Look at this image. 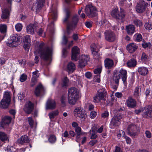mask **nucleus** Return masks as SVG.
<instances>
[{
    "instance_id": "f257e3e1",
    "label": "nucleus",
    "mask_w": 152,
    "mask_h": 152,
    "mask_svg": "<svg viewBox=\"0 0 152 152\" xmlns=\"http://www.w3.org/2000/svg\"><path fill=\"white\" fill-rule=\"evenodd\" d=\"M38 52L41 58L45 60H48L52 53V49L49 47L45 45L43 42L39 45Z\"/></svg>"
},
{
    "instance_id": "f03ea898",
    "label": "nucleus",
    "mask_w": 152,
    "mask_h": 152,
    "mask_svg": "<svg viewBox=\"0 0 152 152\" xmlns=\"http://www.w3.org/2000/svg\"><path fill=\"white\" fill-rule=\"evenodd\" d=\"M127 72L126 70L122 69L119 71L115 70L114 71L113 76V79L115 83L118 86L119 80L121 77L124 84H126L127 79Z\"/></svg>"
},
{
    "instance_id": "7ed1b4c3",
    "label": "nucleus",
    "mask_w": 152,
    "mask_h": 152,
    "mask_svg": "<svg viewBox=\"0 0 152 152\" xmlns=\"http://www.w3.org/2000/svg\"><path fill=\"white\" fill-rule=\"evenodd\" d=\"M79 93L78 89L75 87H72L68 90V102L72 105H74L78 100Z\"/></svg>"
},
{
    "instance_id": "20e7f679",
    "label": "nucleus",
    "mask_w": 152,
    "mask_h": 152,
    "mask_svg": "<svg viewBox=\"0 0 152 152\" xmlns=\"http://www.w3.org/2000/svg\"><path fill=\"white\" fill-rule=\"evenodd\" d=\"M107 96V92L104 88L99 89L97 94L94 97V102L96 103L100 102L101 100L105 101Z\"/></svg>"
},
{
    "instance_id": "39448f33",
    "label": "nucleus",
    "mask_w": 152,
    "mask_h": 152,
    "mask_svg": "<svg viewBox=\"0 0 152 152\" xmlns=\"http://www.w3.org/2000/svg\"><path fill=\"white\" fill-rule=\"evenodd\" d=\"M20 42V38L17 35H11L6 41L7 45L10 47H14L18 46Z\"/></svg>"
},
{
    "instance_id": "423d86ee",
    "label": "nucleus",
    "mask_w": 152,
    "mask_h": 152,
    "mask_svg": "<svg viewBox=\"0 0 152 152\" xmlns=\"http://www.w3.org/2000/svg\"><path fill=\"white\" fill-rule=\"evenodd\" d=\"M79 19L77 15L73 16L71 22L67 24V32L68 34H70L72 31L75 29Z\"/></svg>"
},
{
    "instance_id": "0eeeda50",
    "label": "nucleus",
    "mask_w": 152,
    "mask_h": 152,
    "mask_svg": "<svg viewBox=\"0 0 152 152\" xmlns=\"http://www.w3.org/2000/svg\"><path fill=\"white\" fill-rule=\"evenodd\" d=\"M96 12V9L92 5H87L85 8V12L89 17L96 16L97 14Z\"/></svg>"
},
{
    "instance_id": "6e6552de",
    "label": "nucleus",
    "mask_w": 152,
    "mask_h": 152,
    "mask_svg": "<svg viewBox=\"0 0 152 152\" xmlns=\"http://www.w3.org/2000/svg\"><path fill=\"white\" fill-rule=\"evenodd\" d=\"M148 3L143 1H140L137 3L136 6V10L139 13H142L145 11L146 7L148 5Z\"/></svg>"
},
{
    "instance_id": "1a4fd4ad",
    "label": "nucleus",
    "mask_w": 152,
    "mask_h": 152,
    "mask_svg": "<svg viewBox=\"0 0 152 152\" xmlns=\"http://www.w3.org/2000/svg\"><path fill=\"white\" fill-rule=\"evenodd\" d=\"M74 114L75 116L80 118H85L86 115L85 111L83 108L81 107L75 108L74 111Z\"/></svg>"
},
{
    "instance_id": "9d476101",
    "label": "nucleus",
    "mask_w": 152,
    "mask_h": 152,
    "mask_svg": "<svg viewBox=\"0 0 152 152\" xmlns=\"http://www.w3.org/2000/svg\"><path fill=\"white\" fill-rule=\"evenodd\" d=\"M45 90L42 84L40 83L36 87L34 91L35 95L37 96H43L45 93Z\"/></svg>"
},
{
    "instance_id": "9b49d317",
    "label": "nucleus",
    "mask_w": 152,
    "mask_h": 152,
    "mask_svg": "<svg viewBox=\"0 0 152 152\" xmlns=\"http://www.w3.org/2000/svg\"><path fill=\"white\" fill-rule=\"evenodd\" d=\"M89 57L87 55H81L79 59V66L81 68L84 67L87 64V61L89 60Z\"/></svg>"
},
{
    "instance_id": "f8f14e48",
    "label": "nucleus",
    "mask_w": 152,
    "mask_h": 152,
    "mask_svg": "<svg viewBox=\"0 0 152 152\" xmlns=\"http://www.w3.org/2000/svg\"><path fill=\"white\" fill-rule=\"evenodd\" d=\"M105 39L109 42H113L116 39L115 34L112 31H106L104 33Z\"/></svg>"
},
{
    "instance_id": "ddd939ff",
    "label": "nucleus",
    "mask_w": 152,
    "mask_h": 152,
    "mask_svg": "<svg viewBox=\"0 0 152 152\" xmlns=\"http://www.w3.org/2000/svg\"><path fill=\"white\" fill-rule=\"evenodd\" d=\"M34 109V104L30 101H28L25 104L23 110L25 112L28 114L31 113Z\"/></svg>"
},
{
    "instance_id": "4468645a",
    "label": "nucleus",
    "mask_w": 152,
    "mask_h": 152,
    "mask_svg": "<svg viewBox=\"0 0 152 152\" xmlns=\"http://www.w3.org/2000/svg\"><path fill=\"white\" fill-rule=\"evenodd\" d=\"M56 103L55 101L52 99H48L46 104V109L47 110H53L56 107Z\"/></svg>"
},
{
    "instance_id": "2eb2a0df",
    "label": "nucleus",
    "mask_w": 152,
    "mask_h": 152,
    "mask_svg": "<svg viewBox=\"0 0 152 152\" xmlns=\"http://www.w3.org/2000/svg\"><path fill=\"white\" fill-rule=\"evenodd\" d=\"M79 48L77 46L74 47L72 50V59L75 61L77 60V56L80 54Z\"/></svg>"
},
{
    "instance_id": "dca6fc26",
    "label": "nucleus",
    "mask_w": 152,
    "mask_h": 152,
    "mask_svg": "<svg viewBox=\"0 0 152 152\" xmlns=\"http://www.w3.org/2000/svg\"><path fill=\"white\" fill-rule=\"evenodd\" d=\"M11 120V118L9 116H6L2 119L1 123V126L2 128L7 127L10 123Z\"/></svg>"
},
{
    "instance_id": "f3484780",
    "label": "nucleus",
    "mask_w": 152,
    "mask_h": 152,
    "mask_svg": "<svg viewBox=\"0 0 152 152\" xmlns=\"http://www.w3.org/2000/svg\"><path fill=\"white\" fill-rule=\"evenodd\" d=\"M91 49L94 57L95 59L99 58V55L98 53V50L96 48L95 44H93L91 45Z\"/></svg>"
},
{
    "instance_id": "a211bd4d",
    "label": "nucleus",
    "mask_w": 152,
    "mask_h": 152,
    "mask_svg": "<svg viewBox=\"0 0 152 152\" xmlns=\"http://www.w3.org/2000/svg\"><path fill=\"white\" fill-rule=\"evenodd\" d=\"M127 106L132 108H134L136 106V101L131 97H129L126 101Z\"/></svg>"
},
{
    "instance_id": "6ab92c4d",
    "label": "nucleus",
    "mask_w": 152,
    "mask_h": 152,
    "mask_svg": "<svg viewBox=\"0 0 152 152\" xmlns=\"http://www.w3.org/2000/svg\"><path fill=\"white\" fill-rule=\"evenodd\" d=\"M37 24L36 23H30L26 27V31L28 34H33L34 31L36 30L37 27Z\"/></svg>"
},
{
    "instance_id": "aec40b11",
    "label": "nucleus",
    "mask_w": 152,
    "mask_h": 152,
    "mask_svg": "<svg viewBox=\"0 0 152 152\" xmlns=\"http://www.w3.org/2000/svg\"><path fill=\"white\" fill-rule=\"evenodd\" d=\"M105 67L107 69H110L114 66V63L113 61L109 58H106L104 61Z\"/></svg>"
},
{
    "instance_id": "412c9836",
    "label": "nucleus",
    "mask_w": 152,
    "mask_h": 152,
    "mask_svg": "<svg viewBox=\"0 0 152 152\" xmlns=\"http://www.w3.org/2000/svg\"><path fill=\"white\" fill-rule=\"evenodd\" d=\"M43 5V1L42 0H37L36 3L34 5L32 8V10L35 9L36 12H38L41 10Z\"/></svg>"
},
{
    "instance_id": "4be33fe9",
    "label": "nucleus",
    "mask_w": 152,
    "mask_h": 152,
    "mask_svg": "<svg viewBox=\"0 0 152 152\" xmlns=\"http://www.w3.org/2000/svg\"><path fill=\"white\" fill-rule=\"evenodd\" d=\"M137 130L136 126L133 124H131L129 126L127 130L128 133L130 135L132 136H134L136 134L135 132Z\"/></svg>"
},
{
    "instance_id": "5701e85b",
    "label": "nucleus",
    "mask_w": 152,
    "mask_h": 152,
    "mask_svg": "<svg viewBox=\"0 0 152 152\" xmlns=\"http://www.w3.org/2000/svg\"><path fill=\"white\" fill-rule=\"evenodd\" d=\"M138 48V46L134 43H130L126 46L127 50L130 53L134 52Z\"/></svg>"
},
{
    "instance_id": "b1692460",
    "label": "nucleus",
    "mask_w": 152,
    "mask_h": 152,
    "mask_svg": "<svg viewBox=\"0 0 152 152\" xmlns=\"http://www.w3.org/2000/svg\"><path fill=\"white\" fill-rule=\"evenodd\" d=\"M2 14L1 15L2 19H7L10 16V11L7 8H5L2 10Z\"/></svg>"
},
{
    "instance_id": "393cba45",
    "label": "nucleus",
    "mask_w": 152,
    "mask_h": 152,
    "mask_svg": "<svg viewBox=\"0 0 152 152\" xmlns=\"http://www.w3.org/2000/svg\"><path fill=\"white\" fill-rule=\"evenodd\" d=\"M126 29L127 34L132 35L135 31V28L134 25H130L126 26Z\"/></svg>"
},
{
    "instance_id": "a878e982",
    "label": "nucleus",
    "mask_w": 152,
    "mask_h": 152,
    "mask_svg": "<svg viewBox=\"0 0 152 152\" xmlns=\"http://www.w3.org/2000/svg\"><path fill=\"white\" fill-rule=\"evenodd\" d=\"M67 70L69 72H73L75 70L76 67L75 64L72 62H69L67 66Z\"/></svg>"
},
{
    "instance_id": "bb28decb",
    "label": "nucleus",
    "mask_w": 152,
    "mask_h": 152,
    "mask_svg": "<svg viewBox=\"0 0 152 152\" xmlns=\"http://www.w3.org/2000/svg\"><path fill=\"white\" fill-rule=\"evenodd\" d=\"M145 114L148 116L152 118V106L149 105L145 107Z\"/></svg>"
},
{
    "instance_id": "cd10ccee",
    "label": "nucleus",
    "mask_w": 152,
    "mask_h": 152,
    "mask_svg": "<svg viewBox=\"0 0 152 152\" xmlns=\"http://www.w3.org/2000/svg\"><path fill=\"white\" fill-rule=\"evenodd\" d=\"M137 63V61L135 59L132 58L127 61V65L129 67H134L136 66Z\"/></svg>"
},
{
    "instance_id": "c85d7f7f",
    "label": "nucleus",
    "mask_w": 152,
    "mask_h": 152,
    "mask_svg": "<svg viewBox=\"0 0 152 152\" xmlns=\"http://www.w3.org/2000/svg\"><path fill=\"white\" fill-rule=\"evenodd\" d=\"M147 68L145 67H141L138 68V71L139 73L142 75L145 76L146 75L148 72Z\"/></svg>"
},
{
    "instance_id": "c756f323",
    "label": "nucleus",
    "mask_w": 152,
    "mask_h": 152,
    "mask_svg": "<svg viewBox=\"0 0 152 152\" xmlns=\"http://www.w3.org/2000/svg\"><path fill=\"white\" fill-rule=\"evenodd\" d=\"M29 141V140L28 136L26 135L22 136L18 140V142L21 144L28 142Z\"/></svg>"
},
{
    "instance_id": "7c9ffc66",
    "label": "nucleus",
    "mask_w": 152,
    "mask_h": 152,
    "mask_svg": "<svg viewBox=\"0 0 152 152\" xmlns=\"http://www.w3.org/2000/svg\"><path fill=\"white\" fill-rule=\"evenodd\" d=\"M125 16V12L123 9H120V12L118 13V15L116 17V19L119 20H122Z\"/></svg>"
},
{
    "instance_id": "2f4dec72",
    "label": "nucleus",
    "mask_w": 152,
    "mask_h": 152,
    "mask_svg": "<svg viewBox=\"0 0 152 152\" xmlns=\"http://www.w3.org/2000/svg\"><path fill=\"white\" fill-rule=\"evenodd\" d=\"M2 99L10 102L11 100L10 93L8 91L5 92Z\"/></svg>"
},
{
    "instance_id": "473e14b6",
    "label": "nucleus",
    "mask_w": 152,
    "mask_h": 152,
    "mask_svg": "<svg viewBox=\"0 0 152 152\" xmlns=\"http://www.w3.org/2000/svg\"><path fill=\"white\" fill-rule=\"evenodd\" d=\"M10 102L6 100L2 99L0 102V107L2 108H7Z\"/></svg>"
},
{
    "instance_id": "72a5a7b5",
    "label": "nucleus",
    "mask_w": 152,
    "mask_h": 152,
    "mask_svg": "<svg viewBox=\"0 0 152 152\" xmlns=\"http://www.w3.org/2000/svg\"><path fill=\"white\" fill-rule=\"evenodd\" d=\"M0 140L3 142L7 141L8 138L7 134L3 132H0Z\"/></svg>"
},
{
    "instance_id": "f704fd0d",
    "label": "nucleus",
    "mask_w": 152,
    "mask_h": 152,
    "mask_svg": "<svg viewBox=\"0 0 152 152\" xmlns=\"http://www.w3.org/2000/svg\"><path fill=\"white\" fill-rule=\"evenodd\" d=\"M141 89L138 87H136L134 92V96L137 99L139 98L140 95L141 94Z\"/></svg>"
},
{
    "instance_id": "c9c22d12",
    "label": "nucleus",
    "mask_w": 152,
    "mask_h": 152,
    "mask_svg": "<svg viewBox=\"0 0 152 152\" xmlns=\"http://www.w3.org/2000/svg\"><path fill=\"white\" fill-rule=\"evenodd\" d=\"M70 11L68 10L66 11V14L65 18L63 20V23H66L67 24L69 23L68 22V20L70 18Z\"/></svg>"
},
{
    "instance_id": "e433bc0d",
    "label": "nucleus",
    "mask_w": 152,
    "mask_h": 152,
    "mask_svg": "<svg viewBox=\"0 0 152 152\" xmlns=\"http://www.w3.org/2000/svg\"><path fill=\"white\" fill-rule=\"evenodd\" d=\"M120 123V121L113 118L110 122V124L113 126H119Z\"/></svg>"
},
{
    "instance_id": "4c0bfd02",
    "label": "nucleus",
    "mask_w": 152,
    "mask_h": 152,
    "mask_svg": "<svg viewBox=\"0 0 152 152\" xmlns=\"http://www.w3.org/2000/svg\"><path fill=\"white\" fill-rule=\"evenodd\" d=\"M59 112L58 110L52 111L49 114V116L50 119L53 118L56 116L58 115Z\"/></svg>"
},
{
    "instance_id": "58836bf2",
    "label": "nucleus",
    "mask_w": 152,
    "mask_h": 152,
    "mask_svg": "<svg viewBox=\"0 0 152 152\" xmlns=\"http://www.w3.org/2000/svg\"><path fill=\"white\" fill-rule=\"evenodd\" d=\"M7 28V25L5 24H0V32L1 33L4 34L6 32Z\"/></svg>"
},
{
    "instance_id": "ea45409f",
    "label": "nucleus",
    "mask_w": 152,
    "mask_h": 152,
    "mask_svg": "<svg viewBox=\"0 0 152 152\" xmlns=\"http://www.w3.org/2000/svg\"><path fill=\"white\" fill-rule=\"evenodd\" d=\"M123 116L121 114L118 112L117 113H115L113 118L120 121L121 119L123 118Z\"/></svg>"
},
{
    "instance_id": "a19ab883",
    "label": "nucleus",
    "mask_w": 152,
    "mask_h": 152,
    "mask_svg": "<svg viewBox=\"0 0 152 152\" xmlns=\"http://www.w3.org/2000/svg\"><path fill=\"white\" fill-rule=\"evenodd\" d=\"M68 82L69 80L68 79L67 77H65L62 80V83L61 84L62 86L63 87L67 86Z\"/></svg>"
},
{
    "instance_id": "79ce46f5",
    "label": "nucleus",
    "mask_w": 152,
    "mask_h": 152,
    "mask_svg": "<svg viewBox=\"0 0 152 152\" xmlns=\"http://www.w3.org/2000/svg\"><path fill=\"white\" fill-rule=\"evenodd\" d=\"M37 80L35 77H32L31 80L30 86L32 87L34 86L37 83Z\"/></svg>"
},
{
    "instance_id": "37998d69",
    "label": "nucleus",
    "mask_w": 152,
    "mask_h": 152,
    "mask_svg": "<svg viewBox=\"0 0 152 152\" xmlns=\"http://www.w3.org/2000/svg\"><path fill=\"white\" fill-rule=\"evenodd\" d=\"M48 140L49 142L51 143H54L56 141V137L55 136L53 135H51L50 136Z\"/></svg>"
},
{
    "instance_id": "c03bdc74",
    "label": "nucleus",
    "mask_w": 152,
    "mask_h": 152,
    "mask_svg": "<svg viewBox=\"0 0 152 152\" xmlns=\"http://www.w3.org/2000/svg\"><path fill=\"white\" fill-rule=\"evenodd\" d=\"M23 41L25 43L31 44V39L30 37V36L29 35H27L25 36Z\"/></svg>"
},
{
    "instance_id": "a18cd8bd",
    "label": "nucleus",
    "mask_w": 152,
    "mask_h": 152,
    "mask_svg": "<svg viewBox=\"0 0 152 152\" xmlns=\"http://www.w3.org/2000/svg\"><path fill=\"white\" fill-rule=\"evenodd\" d=\"M135 38V40L137 42H140L141 41L142 39V35L140 34H136L134 35Z\"/></svg>"
},
{
    "instance_id": "49530a36",
    "label": "nucleus",
    "mask_w": 152,
    "mask_h": 152,
    "mask_svg": "<svg viewBox=\"0 0 152 152\" xmlns=\"http://www.w3.org/2000/svg\"><path fill=\"white\" fill-rule=\"evenodd\" d=\"M52 18L54 20L56 19L57 17V10H52L51 13Z\"/></svg>"
},
{
    "instance_id": "de8ad7c7",
    "label": "nucleus",
    "mask_w": 152,
    "mask_h": 152,
    "mask_svg": "<svg viewBox=\"0 0 152 152\" xmlns=\"http://www.w3.org/2000/svg\"><path fill=\"white\" fill-rule=\"evenodd\" d=\"M134 24L137 26L140 27L142 25V22L138 19H135L134 20Z\"/></svg>"
},
{
    "instance_id": "09e8293b",
    "label": "nucleus",
    "mask_w": 152,
    "mask_h": 152,
    "mask_svg": "<svg viewBox=\"0 0 152 152\" xmlns=\"http://www.w3.org/2000/svg\"><path fill=\"white\" fill-rule=\"evenodd\" d=\"M61 101L63 105L64 106H65L66 102V97L64 96H62L61 99Z\"/></svg>"
},
{
    "instance_id": "8fccbe9b",
    "label": "nucleus",
    "mask_w": 152,
    "mask_h": 152,
    "mask_svg": "<svg viewBox=\"0 0 152 152\" xmlns=\"http://www.w3.org/2000/svg\"><path fill=\"white\" fill-rule=\"evenodd\" d=\"M22 27V24L20 23H17L15 26V29L18 31H20L21 30Z\"/></svg>"
},
{
    "instance_id": "3c124183",
    "label": "nucleus",
    "mask_w": 152,
    "mask_h": 152,
    "mask_svg": "<svg viewBox=\"0 0 152 152\" xmlns=\"http://www.w3.org/2000/svg\"><path fill=\"white\" fill-rule=\"evenodd\" d=\"M147 57L148 56L146 54L143 52L142 53V56L141 57V60L143 62H145L147 60Z\"/></svg>"
},
{
    "instance_id": "603ef678",
    "label": "nucleus",
    "mask_w": 152,
    "mask_h": 152,
    "mask_svg": "<svg viewBox=\"0 0 152 152\" xmlns=\"http://www.w3.org/2000/svg\"><path fill=\"white\" fill-rule=\"evenodd\" d=\"M31 45V44L30 43H24L23 45V47L26 51H28Z\"/></svg>"
},
{
    "instance_id": "864d4df0",
    "label": "nucleus",
    "mask_w": 152,
    "mask_h": 152,
    "mask_svg": "<svg viewBox=\"0 0 152 152\" xmlns=\"http://www.w3.org/2000/svg\"><path fill=\"white\" fill-rule=\"evenodd\" d=\"M27 76L25 74H23L20 77V80L21 82H24L26 80Z\"/></svg>"
},
{
    "instance_id": "5fc2aeb1",
    "label": "nucleus",
    "mask_w": 152,
    "mask_h": 152,
    "mask_svg": "<svg viewBox=\"0 0 152 152\" xmlns=\"http://www.w3.org/2000/svg\"><path fill=\"white\" fill-rule=\"evenodd\" d=\"M118 10L116 9L113 10L111 12L112 15L115 18H116V17L118 15Z\"/></svg>"
},
{
    "instance_id": "6e6d98bb",
    "label": "nucleus",
    "mask_w": 152,
    "mask_h": 152,
    "mask_svg": "<svg viewBox=\"0 0 152 152\" xmlns=\"http://www.w3.org/2000/svg\"><path fill=\"white\" fill-rule=\"evenodd\" d=\"M145 28L148 30H150L152 29V26L151 24L148 23H146L145 24Z\"/></svg>"
},
{
    "instance_id": "4d7b16f0",
    "label": "nucleus",
    "mask_w": 152,
    "mask_h": 152,
    "mask_svg": "<svg viewBox=\"0 0 152 152\" xmlns=\"http://www.w3.org/2000/svg\"><path fill=\"white\" fill-rule=\"evenodd\" d=\"M125 134L123 130H121L118 131L117 132V135L118 137H120L122 136L124 137Z\"/></svg>"
},
{
    "instance_id": "13d9d810",
    "label": "nucleus",
    "mask_w": 152,
    "mask_h": 152,
    "mask_svg": "<svg viewBox=\"0 0 152 152\" xmlns=\"http://www.w3.org/2000/svg\"><path fill=\"white\" fill-rule=\"evenodd\" d=\"M37 33L40 36H42L43 34H44L42 36L44 37L45 36V33H44L43 30L42 28H40Z\"/></svg>"
},
{
    "instance_id": "bf43d9fd",
    "label": "nucleus",
    "mask_w": 152,
    "mask_h": 152,
    "mask_svg": "<svg viewBox=\"0 0 152 152\" xmlns=\"http://www.w3.org/2000/svg\"><path fill=\"white\" fill-rule=\"evenodd\" d=\"M81 129L80 127L79 126L75 128V131L77 134H82L81 132Z\"/></svg>"
},
{
    "instance_id": "052dcab7",
    "label": "nucleus",
    "mask_w": 152,
    "mask_h": 152,
    "mask_svg": "<svg viewBox=\"0 0 152 152\" xmlns=\"http://www.w3.org/2000/svg\"><path fill=\"white\" fill-rule=\"evenodd\" d=\"M28 121L29 122V124L32 127L34 124V121L31 117H29L28 118Z\"/></svg>"
},
{
    "instance_id": "680f3d73",
    "label": "nucleus",
    "mask_w": 152,
    "mask_h": 152,
    "mask_svg": "<svg viewBox=\"0 0 152 152\" xmlns=\"http://www.w3.org/2000/svg\"><path fill=\"white\" fill-rule=\"evenodd\" d=\"M96 115V113L95 111H92L91 112L90 117L91 118H94Z\"/></svg>"
},
{
    "instance_id": "e2e57ef3",
    "label": "nucleus",
    "mask_w": 152,
    "mask_h": 152,
    "mask_svg": "<svg viewBox=\"0 0 152 152\" xmlns=\"http://www.w3.org/2000/svg\"><path fill=\"white\" fill-rule=\"evenodd\" d=\"M109 115V113L107 111H105L102 114V117L103 118H105L108 117Z\"/></svg>"
},
{
    "instance_id": "0e129e2a",
    "label": "nucleus",
    "mask_w": 152,
    "mask_h": 152,
    "mask_svg": "<svg viewBox=\"0 0 152 152\" xmlns=\"http://www.w3.org/2000/svg\"><path fill=\"white\" fill-rule=\"evenodd\" d=\"M67 51L66 48H63L62 51V56L65 58L67 56Z\"/></svg>"
},
{
    "instance_id": "69168bd1",
    "label": "nucleus",
    "mask_w": 152,
    "mask_h": 152,
    "mask_svg": "<svg viewBox=\"0 0 152 152\" xmlns=\"http://www.w3.org/2000/svg\"><path fill=\"white\" fill-rule=\"evenodd\" d=\"M142 47L144 48H146L148 47H149L151 45V44L149 42L147 43L144 42L142 44Z\"/></svg>"
},
{
    "instance_id": "338daca9",
    "label": "nucleus",
    "mask_w": 152,
    "mask_h": 152,
    "mask_svg": "<svg viewBox=\"0 0 152 152\" xmlns=\"http://www.w3.org/2000/svg\"><path fill=\"white\" fill-rule=\"evenodd\" d=\"M68 42L67 38L65 36H64L62 39V44L63 45H66Z\"/></svg>"
},
{
    "instance_id": "774afa93",
    "label": "nucleus",
    "mask_w": 152,
    "mask_h": 152,
    "mask_svg": "<svg viewBox=\"0 0 152 152\" xmlns=\"http://www.w3.org/2000/svg\"><path fill=\"white\" fill-rule=\"evenodd\" d=\"M97 142V140H92L89 142V145L91 146H93Z\"/></svg>"
}]
</instances>
